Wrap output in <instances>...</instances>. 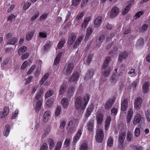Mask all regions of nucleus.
<instances>
[{"mask_svg": "<svg viewBox=\"0 0 150 150\" xmlns=\"http://www.w3.org/2000/svg\"><path fill=\"white\" fill-rule=\"evenodd\" d=\"M90 98V96L88 94L85 96L83 99H82L80 96H77L76 98L74 103L75 108L76 110H78L80 109L81 110H84Z\"/></svg>", "mask_w": 150, "mask_h": 150, "instance_id": "f257e3e1", "label": "nucleus"}, {"mask_svg": "<svg viewBox=\"0 0 150 150\" xmlns=\"http://www.w3.org/2000/svg\"><path fill=\"white\" fill-rule=\"evenodd\" d=\"M110 60V57H107L102 66V72L103 74L102 79L103 82L106 80L107 79L106 78L108 77L111 71V68L108 65V63Z\"/></svg>", "mask_w": 150, "mask_h": 150, "instance_id": "f03ea898", "label": "nucleus"}, {"mask_svg": "<svg viewBox=\"0 0 150 150\" xmlns=\"http://www.w3.org/2000/svg\"><path fill=\"white\" fill-rule=\"evenodd\" d=\"M104 138L103 132L102 130L99 129L96 131L95 136L96 141L98 143H102Z\"/></svg>", "mask_w": 150, "mask_h": 150, "instance_id": "7ed1b4c3", "label": "nucleus"}, {"mask_svg": "<svg viewBox=\"0 0 150 150\" xmlns=\"http://www.w3.org/2000/svg\"><path fill=\"white\" fill-rule=\"evenodd\" d=\"M115 101V99L114 97L108 99L105 103V108L107 110L110 109L113 105Z\"/></svg>", "mask_w": 150, "mask_h": 150, "instance_id": "20e7f679", "label": "nucleus"}, {"mask_svg": "<svg viewBox=\"0 0 150 150\" xmlns=\"http://www.w3.org/2000/svg\"><path fill=\"white\" fill-rule=\"evenodd\" d=\"M74 67L73 64L72 63H68L65 65L64 71L67 75H69L71 73Z\"/></svg>", "mask_w": 150, "mask_h": 150, "instance_id": "39448f33", "label": "nucleus"}, {"mask_svg": "<svg viewBox=\"0 0 150 150\" xmlns=\"http://www.w3.org/2000/svg\"><path fill=\"white\" fill-rule=\"evenodd\" d=\"M142 102V99L141 98L138 97L135 100L134 103V107L137 110H138L140 108Z\"/></svg>", "mask_w": 150, "mask_h": 150, "instance_id": "423d86ee", "label": "nucleus"}, {"mask_svg": "<svg viewBox=\"0 0 150 150\" xmlns=\"http://www.w3.org/2000/svg\"><path fill=\"white\" fill-rule=\"evenodd\" d=\"M79 77V75L78 73L76 71L74 72L71 77L69 81L71 83L72 82L74 84H76Z\"/></svg>", "mask_w": 150, "mask_h": 150, "instance_id": "0eeeda50", "label": "nucleus"}, {"mask_svg": "<svg viewBox=\"0 0 150 150\" xmlns=\"http://www.w3.org/2000/svg\"><path fill=\"white\" fill-rule=\"evenodd\" d=\"M129 55V53L127 51L121 52L119 54L118 61L121 62L123 59H125Z\"/></svg>", "mask_w": 150, "mask_h": 150, "instance_id": "6e6552de", "label": "nucleus"}, {"mask_svg": "<svg viewBox=\"0 0 150 150\" xmlns=\"http://www.w3.org/2000/svg\"><path fill=\"white\" fill-rule=\"evenodd\" d=\"M94 120L93 119H91L88 122L87 125L86 126V128L88 131L91 132L93 129Z\"/></svg>", "mask_w": 150, "mask_h": 150, "instance_id": "1a4fd4ad", "label": "nucleus"}, {"mask_svg": "<svg viewBox=\"0 0 150 150\" xmlns=\"http://www.w3.org/2000/svg\"><path fill=\"white\" fill-rule=\"evenodd\" d=\"M119 11V9L117 7H113L111 11L110 17L111 18L115 17L118 14Z\"/></svg>", "mask_w": 150, "mask_h": 150, "instance_id": "9d476101", "label": "nucleus"}, {"mask_svg": "<svg viewBox=\"0 0 150 150\" xmlns=\"http://www.w3.org/2000/svg\"><path fill=\"white\" fill-rule=\"evenodd\" d=\"M76 38V35L74 33H71L68 38V44L69 45H71L74 42Z\"/></svg>", "mask_w": 150, "mask_h": 150, "instance_id": "9b49d317", "label": "nucleus"}, {"mask_svg": "<svg viewBox=\"0 0 150 150\" xmlns=\"http://www.w3.org/2000/svg\"><path fill=\"white\" fill-rule=\"evenodd\" d=\"M128 99H124L121 103V110L122 111H125L127 107Z\"/></svg>", "mask_w": 150, "mask_h": 150, "instance_id": "f8f14e48", "label": "nucleus"}, {"mask_svg": "<svg viewBox=\"0 0 150 150\" xmlns=\"http://www.w3.org/2000/svg\"><path fill=\"white\" fill-rule=\"evenodd\" d=\"M69 100L67 98H64L62 99L61 104L63 108L64 109L67 108L69 106Z\"/></svg>", "mask_w": 150, "mask_h": 150, "instance_id": "ddd939ff", "label": "nucleus"}, {"mask_svg": "<svg viewBox=\"0 0 150 150\" xmlns=\"http://www.w3.org/2000/svg\"><path fill=\"white\" fill-rule=\"evenodd\" d=\"M103 115L101 113L98 114L96 116L97 122L98 125L101 124L103 119Z\"/></svg>", "mask_w": 150, "mask_h": 150, "instance_id": "4468645a", "label": "nucleus"}, {"mask_svg": "<svg viewBox=\"0 0 150 150\" xmlns=\"http://www.w3.org/2000/svg\"><path fill=\"white\" fill-rule=\"evenodd\" d=\"M150 86L149 82H145L143 84L142 87L143 92L146 93L149 91V86Z\"/></svg>", "mask_w": 150, "mask_h": 150, "instance_id": "2eb2a0df", "label": "nucleus"}, {"mask_svg": "<svg viewBox=\"0 0 150 150\" xmlns=\"http://www.w3.org/2000/svg\"><path fill=\"white\" fill-rule=\"evenodd\" d=\"M18 39L17 38L13 37L8 40L7 42V45H15L17 42Z\"/></svg>", "mask_w": 150, "mask_h": 150, "instance_id": "dca6fc26", "label": "nucleus"}, {"mask_svg": "<svg viewBox=\"0 0 150 150\" xmlns=\"http://www.w3.org/2000/svg\"><path fill=\"white\" fill-rule=\"evenodd\" d=\"M142 118L141 115L139 114H137L134 119L133 123L134 125L137 124L139 123Z\"/></svg>", "mask_w": 150, "mask_h": 150, "instance_id": "f3484780", "label": "nucleus"}, {"mask_svg": "<svg viewBox=\"0 0 150 150\" xmlns=\"http://www.w3.org/2000/svg\"><path fill=\"white\" fill-rule=\"evenodd\" d=\"M50 113L49 111H47L44 113L43 119V120L44 122H47L50 118Z\"/></svg>", "mask_w": 150, "mask_h": 150, "instance_id": "a211bd4d", "label": "nucleus"}, {"mask_svg": "<svg viewBox=\"0 0 150 150\" xmlns=\"http://www.w3.org/2000/svg\"><path fill=\"white\" fill-rule=\"evenodd\" d=\"M75 87L74 86L71 87L69 89L67 94V97L69 98H70L73 94L75 90Z\"/></svg>", "mask_w": 150, "mask_h": 150, "instance_id": "6ab92c4d", "label": "nucleus"}, {"mask_svg": "<svg viewBox=\"0 0 150 150\" xmlns=\"http://www.w3.org/2000/svg\"><path fill=\"white\" fill-rule=\"evenodd\" d=\"M59 91V94L60 95H63L67 89L66 86L64 84H62L60 86Z\"/></svg>", "mask_w": 150, "mask_h": 150, "instance_id": "aec40b11", "label": "nucleus"}, {"mask_svg": "<svg viewBox=\"0 0 150 150\" xmlns=\"http://www.w3.org/2000/svg\"><path fill=\"white\" fill-rule=\"evenodd\" d=\"M102 21V18L100 16H98L97 17L95 21L94 25L95 26L97 27H98Z\"/></svg>", "mask_w": 150, "mask_h": 150, "instance_id": "412c9836", "label": "nucleus"}, {"mask_svg": "<svg viewBox=\"0 0 150 150\" xmlns=\"http://www.w3.org/2000/svg\"><path fill=\"white\" fill-rule=\"evenodd\" d=\"M126 134L125 132L121 133L119 135L118 141L120 143H122L125 139Z\"/></svg>", "mask_w": 150, "mask_h": 150, "instance_id": "4be33fe9", "label": "nucleus"}, {"mask_svg": "<svg viewBox=\"0 0 150 150\" xmlns=\"http://www.w3.org/2000/svg\"><path fill=\"white\" fill-rule=\"evenodd\" d=\"M81 134L82 132L81 130L80 129L79 130L74 137L73 141L74 143L77 142V141L79 139Z\"/></svg>", "mask_w": 150, "mask_h": 150, "instance_id": "5701e85b", "label": "nucleus"}, {"mask_svg": "<svg viewBox=\"0 0 150 150\" xmlns=\"http://www.w3.org/2000/svg\"><path fill=\"white\" fill-rule=\"evenodd\" d=\"M111 120V117L110 116H108L107 117L105 121L106 124L105 126V128L106 130H107L108 129L110 125Z\"/></svg>", "mask_w": 150, "mask_h": 150, "instance_id": "b1692460", "label": "nucleus"}, {"mask_svg": "<svg viewBox=\"0 0 150 150\" xmlns=\"http://www.w3.org/2000/svg\"><path fill=\"white\" fill-rule=\"evenodd\" d=\"M62 55L61 52H59L58 54L54 60V65H56L59 63Z\"/></svg>", "mask_w": 150, "mask_h": 150, "instance_id": "393cba45", "label": "nucleus"}, {"mask_svg": "<svg viewBox=\"0 0 150 150\" xmlns=\"http://www.w3.org/2000/svg\"><path fill=\"white\" fill-rule=\"evenodd\" d=\"M10 125H7L5 126L4 129V131L3 134L5 136H7L9 134L10 130L9 129Z\"/></svg>", "mask_w": 150, "mask_h": 150, "instance_id": "a878e982", "label": "nucleus"}, {"mask_svg": "<svg viewBox=\"0 0 150 150\" xmlns=\"http://www.w3.org/2000/svg\"><path fill=\"white\" fill-rule=\"evenodd\" d=\"M42 100H39L38 101L36 106V112H38L42 105Z\"/></svg>", "mask_w": 150, "mask_h": 150, "instance_id": "bb28decb", "label": "nucleus"}, {"mask_svg": "<svg viewBox=\"0 0 150 150\" xmlns=\"http://www.w3.org/2000/svg\"><path fill=\"white\" fill-rule=\"evenodd\" d=\"M83 37L80 36L77 38L74 45V48H75L78 46L81 42L83 39Z\"/></svg>", "mask_w": 150, "mask_h": 150, "instance_id": "cd10ccee", "label": "nucleus"}, {"mask_svg": "<svg viewBox=\"0 0 150 150\" xmlns=\"http://www.w3.org/2000/svg\"><path fill=\"white\" fill-rule=\"evenodd\" d=\"M93 55L92 54L89 55L87 57L86 60L84 61V63L87 65H88L90 62L92 60Z\"/></svg>", "mask_w": 150, "mask_h": 150, "instance_id": "c85d7f7f", "label": "nucleus"}, {"mask_svg": "<svg viewBox=\"0 0 150 150\" xmlns=\"http://www.w3.org/2000/svg\"><path fill=\"white\" fill-rule=\"evenodd\" d=\"M54 99L52 98L48 99L46 102V105L49 107H51L53 104Z\"/></svg>", "mask_w": 150, "mask_h": 150, "instance_id": "c756f323", "label": "nucleus"}, {"mask_svg": "<svg viewBox=\"0 0 150 150\" xmlns=\"http://www.w3.org/2000/svg\"><path fill=\"white\" fill-rule=\"evenodd\" d=\"M144 44V39L143 38H141L138 40L136 43V46H143Z\"/></svg>", "mask_w": 150, "mask_h": 150, "instance_id": "7c9ffc66", "label": "nucleus"}, {"mask_svg": "<svg viewBox=\"0 0 150 150\" xmlns=\"http://www.w3.org/2000/svg\"><path fill=\"white\" fill-rule=\"evenodd\" d=\"M34 33L31 31L27 33L26 36V39L27 40H30L34 35Z\"/></svg>", "mask_w": 150, "mask_h": 150, "instance_id": "2f4dec72", "label": "nucleus"}, {"mask_svg": "<svg viewBox=\"0 0 150 150\" xmlns=\"http://www.w3.org/2000/svg\"><path fill=\"white\" fill-rule=\"evenodd\" d=\"M131 5L130 4H128L127 6L125 7L122 11V14L123 15H125L129 11L131 8Z\"/></svg>", "mask_w": 150, "mask_h": 150, "instance_id": "473e14b6", "label": "nucleus"}, {"mask_svg": "<svg viewBox=\"0 0 150 150\" xmlns=\"http://www.w3.org/2000/svg\"><path fill=\"white\" fill-rule=\"evenodd\" d=\"M94 73L93 71L89 70L88 71L86 76V78L87 79H90L91 78Z\"/></svg>", "mask_w": 150, "mask_h": 150, "instance_id": "72a5a7b5", "label": "nucleus"}, {"mask_svg": "<svg viewBox=\"0 0 150 150\" xmlns=\"http://www.w3.org/2000/svg\"><path fill=\"white\" fill-rule=\"evenodd\" d=\"M48 142L50 144V149H52L55 145L54 142V140L51 138H50L48 139Z\"/></svg>", "mask_w": 150, "mask_h": 150, "instance_id": "f704fd0d", "label": "nucleus"}, {"mask_svg": "<svg viewBox=\"0 0 150 150\" xmlns=\"http://www.w3.org/2000/svg\"><path fill=\"white\" fill-rule=\"evenodd\" d=\"M111 83L112 84H114L117 81L118 78L116 74H113L111 77Z\"/></svg>", "mask_w": 150, "mask_h": 150, "instance_id": "c9c22d12", "label": "nucleus"}, {"mask_svg": "<svg viewBox=\"0 0 150 150\" xmlns=\"http://www.w3.org/2000/svg\"><path fill=\"white\" fill-rule=\"evenodd\" d=\"M113 141V139L112 137H110L109 138L107 142V145L109 147H111L112 146Z\"/></svg>", "mask_w": 150, "mask_h": 150, "instance_id": "e433bc0d", "label": "nucleus"}, {"mask_svg": "<svg viewBox=\"0 0 150 150\" xmlns=\"http://www.w3.org/2000/svg\"><path fill=\"white\" fill-rule=\"evenodd\" d=\"M65 42V41L64 39H63L61 40L60 41L58 44L57 47L58 49H61L63 46Z\"/></svg>", "mask_w": 150, "mask_h": 150, "instance_id": "4c0bfd02", "label": "nucleus"}, {"mask_svg": "<svg viewBox=\"0 0 150 150\" xmlns=\"http://www.w3.org/2000/svg\"><path fill=\"white\" fill-rule=\"evenodd\" d=\"M133 134L130 132H128L127 134L126 139L127 141L129 142L131 141V139L132 137Z\"/></svg>", "mask_w": 150, "mask_h": 150, "instance_id": "58836bf2", "label": "nucleus"}, {"mask_svg": "<svg viewBox=\"0 0 150 150\" xmlns=\"http://www.w3.org/2000/svg\"><path fill=\"white\" fill-rule=\"evenodd\" d=\"M84 14V12H82L81 13H79L77 15L75 19L77 20H79L81 19L83 17Z\"/></svg>", "mask_w": 150, "mask_h": 150, "instance_id": "ea45409f", "label": "nucleus"}, {"mask_svg": "<svg viewBox=\"0 0 150 150\" xmlns=\"http://www.w3.org/2000/svg\"><path fill=\"white\" fill-rule=\"evenodd\" d=\"M61 108L60 106H57L55 112V115L57 116L59 115L61 111Z\"/></svg>", "mask_w": 150, "mask_h": 150, "instance_id": "a19ab883", "label": "nucleus"}, {"mask_svg": "<svg viewBox=\"0 0 150 150\" xmlns=\"http://www.w3.org/2000/svg\"><path fill=\"white\" fill-rule=\"evenodd\" d=\"M117 109L115 108H113L111 110V114L112 116H115L117 114Z\"/></svg>", "mask_w": 150, "mask_h": 150, "instance_id": "79ce46f5", "label": "nucleus"}, {"mask_svg": "<svg viewBox=\"0 0 150 150\" xmlns=\"http://www.w3.org/2000/svg\"><path fill=\"white\" fill-rule=\"evenodd\" d=\"M26 48L24 46L22 47H21L18 50V52L19 54H20L21 53L24 52L26 50Z\"/></svg>", "mask_w": 150, "mask_h": 150, "instance_id": "37998d69", "label": "nucleus"}, {"mask_svg": "<svg viewBox=\"0 0 150 150\" xmlns=\"http://www.w3.org/2000/svg\"><path fill=\"white\" fill-rule=\"evenodd\" d=\"M54 93L53 91L52 90H50L47 92L45 95L46 98H48L52 96Z\"/></svg>", "mask_w": 150, "mask_h": 150, "instance_id": "c03bdc74", "label": "nucleus"}, {"mask_svg": "<svg viewBox=\"0 0 150 150\" xmlns=\"http://www.w3.org/2000/svg\"><path fill=\"white\" fill-rule=\"evenodd\" d=\"M148 28V25L146 24H144L143 25L140 29V32H144Z\"/></svg>", "mask_w": 150, "mask_h": 150, "instance_id": "a18cd8bd", "label": "nucleus"}, {"mask_svg": "<svg viewBox=\"0 0 150 150\" xmlns=\"http://www.w3.org/2000/svg\"><path fill=\"white\" fill-rule=\"evenodd\" d=\"M87 145L85 143L82 144L81 146L80 150H88Z\"/></svg>", "mask_w": 150, "mask_h": 150, "instance_id": "49530a36", "label": "nucleus"}, {"mask_svg": "<svg viewBox=\"0 0 150 150\" xmlns=\"http://www.w3.org/2000/svg\"><path fill=\"white\" fill-rule=\"evenodd\" d=\"M131 147L133 148L134 150H142L143 149V148L138 145L135 146L132 145V146H131Z\"/></svg>", "mask_w": 150, "mask_h": 150, "instance_id": "de8ad7c7", "label": "nucleus"}, {"mask_svg": "<svg viewBox=\"0 0 150 150\" xmlns=\"http://www.w3.org/2000/svg\"><path fill=\"white\" fill-rule=\"evenodd\" d=\"M146 118L148 122L150 121V110H147L145 113Z\"/></svg>", "mask_w": 150, "mask_h": 150, "instance_id": "09e8293b", "label": "nucleus"}, {"mask_svg": "<svg viewBox=\"0 0 150 150\" xmlns=\"http://www.w3.org/2000/svg\"><path fill=\"white\" fill-rule=\"evenodd\" d=\"M81 0H72V4L75 7H76L77 5L79 4V2Z\"/></svg>", "mask_w": 150, "mask_h": 150, "instance_id": "8fccbe9b", "label": "nucleus"}, {"mask_svg": "<svg viewBox=\"0 0 150 150\" xmlns=\"http://www.w3.org/2000/svg\"><path fill=\"white\" fill-rule=\"evenodd\" d=\"M140 133V130L139 128H136L134 131L135 136V137H138Z\"/></svg>", "mask_w": 150, "mask_h": 150, "instance_id": "3c124183", "label": "nucleus"}, {"mask_svg": "<svg viewBox=\"0 0 150 150\" xmlns=\"http://www.w3.org/2000/svg\"><path fill=\"white\" fill-rule=\"evenodd\" d=\"M48 146L47 144L45 143L41 146L40 150H47Z\"/></svg>", "mask_w": 150, "mask_h": 150, "instance_id": "603ef678", "label": "nucleus"}, {"mask_svg": "<svg viewBox=\"0 0 150 150\" xmlns=\"http://www.w3.org/2000/svg\"><path fill=\"white\" fill-rule=\"evenodd\" d=\"M70 139L69 138H67L66 139L64 142V145L66 146L67 147L70 144Z\"/></svg>", "mask_w": 150, "mask_h": 150, "instance_id": "864d4df0", "label": "nucleus"}, {"mask_svg": "<svg viewBox=\"0 0 150 150\" xmlns=\"http://www.w3.org/2000/svg\"><path fill=\"white\" fill-rule=\"evenodd\" d=\"M92 32V28L91 27H89L87 29L86 32L87 36L91 35Z\"/></svg>", "mask_w": 150, "mask_h": 150, "instance_id": "5fc2aeb1", "label": "nucleus"}, {"mask_svg": "<svg viewBox=\"0 0 150 150\" xmlns=\"http://www.w3.org/2000/svg\"><path fill=\"white\" fill-rule=\"evenodd\" d=\"M31 5V4L29 2H27L23 6V8L25 10L28 9Z\"/></svg>", "mask_w": 150, "mask_h": 150, "instance_id": "6e6d98bb", "label": "nucleus"}, {"mask_svg": "<svg viewBox=\"0 0 150 150\" xmlns=\"http://www.w3.org/2000/svg\"><path fill=\"white\" fill-rule=\"evenodd\" d=\"M29 56V53L28 52L23 54L21 57L22 60H24L26 59Z\"/></svg>", "mask_w": 150, "mask_h": 150, "instance_id": "4d7b16f0", "label": "nucleus"}, {"mask_svg": "<svg viewBox=\"0 0 150 150\" xmlns=\"http://www.w3.org/2000/svg\"><path fill=\"white\" fill-rule=\"evenodd\" d=\"M39 14V12H37L32 17L31 20L33 21L35 20L38 16Z\"/></svg>", "mask_w": 150, "mask_h": 150, "instance_id": "13d9d810", "label": "nucleus"}, {"mask_svg": "<svg viewBox=\"0 0 150 150\" xmlns=\"http://www.w3.org/2000/svg\"><path fill=\"white\" fill-rule=\"evenodd\" d=\"M35 68V66L33 65L30 68L29 70L27 72V74L28 75L30 74L32 72Z\"/></svg>", "mask_w": 150, "mask_h": 150, "instance_id": "bf43d9fd", "label": "nucleus"}, {"mask_svg": "<svg viewBox=\"0 0 150 150\" xmlns=\"http://www.w3.org/2000/svg\"><path fill=\"white\" fill-rule=\"evenodd\" d=\"M50 47V45L48 44L45 45L43 47V50L45 52L49 49Z\"/></svg>", "mask_w": 150, "mask_h": 150, "instance_id": "052dcab7", "label": "nucleus"}, {"mask_svg": "<svg viewBox=\"0 0 150 150\" xmlns=\"http://www.w3.org/2000/svg\"><path fill=\"white\" fill-rule=\"evenodd\" d=\"M4 114H5V115H7L9 113V108L8 107H5L4 108Z\"/></svg>", "mask_w": 150, "mask_h": 150, "instance_id": "680f3d73", "label": "nucleus"}, {"mask_svg": "<svg viewBox=\"0 0 150 150\" xmlns=\"http://www.w3.org/2000/svg\"><path fill=\"white\" fill-rule=\"evenodd\" d=\"M90 19L91 18L90 17H86L84 19L83 23L87 25Z\"/></svg>", "mask_w": 150, "mask_h": 150, "instance_id": "e2e57ef3", "label": "nucleus"}, {"mask_svg": "<svg viewBox=\"0 0 150 150\" xmlns=\"http://www.w3.org/2000/svg\"><path fill=\"white\" fill-rule=\"evenodd\" d=\"M39 35L40 37L44 38H46L47 37L46 33H44L42 32L39 33Z\"/></svg>", "mask_w": 150, "mask_h": 150, "instance_id": "0e129e2a", "label": "nucleus"}, {"mask_svg": "<svg viewBox=\"0 0 150 150\" xmlns=\"http://www.w3.org/2000/svg\"><path fill=\"white\" fill-rule=\"evenodd\" d=\"M28 64V62L25 61V62L24 63L22 64V66L21 67V69L22 70H23L25 68H26L27 65Z\"/></svg>", "mask_w": 150, "mask_h": 150, "instance_id": "69168bd1", "label": "nucleus"}, {"mask_svg": "<svg viewBox=\"0 0 150 150\" xmlns=\"http://www.w3.org/2000/svg\"><path fill=\"white\" fill-rule=\"evenodd\" d=\"M15 17V16L13 14H12L9 16L7 20L8 21H12L13 19Z\"/></svg>", "mask_w": 150, "mask_h": 150, "instance_id": "338daca9", "label": "nucleus"}, {"mask_svg": "<svg viewBox=\"0 0 150 150\" xmlns=\"http://www.w3.org/2000/svg\"><path fill=\"white\" fill-rule=\"evenodd\" d=\"M105 38V36L103 35H101L99 36L98 38V40L100 43L102 42L103 40Z\"/></svg>", "mask_w": 150, "mask_h": 150, "instance_id": "774afa93", "label": "nucleus"}]
</instances>
